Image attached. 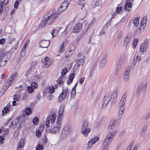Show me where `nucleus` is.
Segmentation results:
<instances>
[{
    "instance_id": "nucleus-34",
    "label": "nucleus",
    "mask_w": 150,
    "mask_h": 150,
    "mask_svg": "<svg viewBox=\"0 0 150 150\" xmlns=\"http://www.w3.org/2000/svg\"><path fill=\"white\" fill-rule=\"evenodd\" d=\"M120 108V110L119 111L118 114L119 115H121L122 116V115L125 109V107H119Z\"/></svg>"
},
{
    "instance_id": "nucleus-28",
    "label": "nucleus",
    "mask_w": 150,
    "mask_h": 150,
    "mask_svg": "<svg viewBox=\"0 0 150 150\" xmlns=\"http://www.w3.org/2000/svg\"><path fill=\"white\" fill-rule=\"evenodd\" d=\"M74 73H72L70 75L69 80H68L67 81V83L68 85H70L72 82V81L74 77Z\"/></svg>"
},
{
    "instance_id": "nucleus-16",
    "label": "nucleus",
    "mask_w": 150,
    "mask_h": 150,
    "mask_svg": "<svg viewBox=\"0 0 150 150\" xmlns=\"http://www.w3.org/2000/svg\"><path fill=\"white\" fill-rule=\"evenodd\" d=\"M127 96L124 94L122 96L120 102L119 103V107H125L124 106L126 101Z\"/></svg>"
},
{
    "instance_id": "nucleus-23",
    "label": "nucleus",
    "mask_w": 150,
    "mask_h": 150,
    "mask_svg": "<svg viewBox=\"0 0 150 150\" xmlns=\"http://www.w3.org/2000/svg\"><path fill=\"white\" fill-rule=\"evenodd\" d=\"M147 18L146 17H144L141 19L140 24L141 26L143 27V28H145L146 25V23L147 21Z\"/></svg>"
},
{
    "instance_id": "nucleus-48",
    "label": "nucleus",
    "mask_w": 150,
    "mask_h": 150,
    "mask_svg": "<svg viewBox=\"0 0 150 150\" xmlns=\"http://www.w3.org/2000/svg\"><path fill=\"white\" fill-rule=\"evenodd\" d=\"M30 86L33 88L34 89H35L38 87V85L36 83L33 82L31 83Z\"/></svg>"
},
{
    "instance_id": "nucleus-14",
    "label": "nucleus",
    "mask_w": 150,
    "mask_h": 150,
    "mask_svg": "<svg viewBox=\"0 0 150 150\" xmlns=\"http://www.w3.org/2000/svg\"><path fill=\"white\" fill-rule=\"evenodd\" d=\"M50 42L49 40H43L40 42V45L41 47L46 48L49 46Z\"/></svg>"
},
{
    "instance_id": "nucleus-20",
    "label": "nucleus",
    "mask_w": 150,
    "mask_h": 150,
    "mask_svg": "<svg viewBox=\"0 0 150 150\" xmlns=\"http://www.w3.org/2000/svg\"><path fill=\"white\" fill-rule=\"evenodd\" d=\"M117 93L116 92H114L111 96H110V101L112 103H115L117 99Z\"/></svg>"
},
{
    "instance_id": "nucleus-61",
    "label": "nucleus",
    "mask_w": 150,
    "mask_h": 150,
    "mask_svg": "<svg viewBox=\"0 0 150 150\" xmlns=\"http://www.w3.org/2000/svg\"><path fill=\"white\" fill-rule=\"evenodd\" d=\"M31 70L30 69H28L26 72L25 74V76L26 77L30 75V74Z\"/></svg>"
},
{
    "instance_id": "nucleus-15",
    "label": "nucleus",
    "mask_w": 150,
    "mask_h": 150,
    "mask_svg": "<svg viewBox=\"0 0 150 150\" xmlns=\"http://www.w3.org/2000/svg\"><path fill=\"white\" fill-rule=\"evenodd\" d=\"M9 0H0V14L3 9V6H6L8 3Z\"/></svg>"
},
{
    "instance_id": "nucleus-27",
    "label": "nucleus",
    "mask_w": 150,
    "mask_h": 150,
    "mask_svg": "<svg viewBox=\"0 0 150 150\" xmlns=\"http://www.w3.org/2000/svg\"><path fill=\"white\" fill-rule=\"evenodd\" d=\"M7 53L5 51L4 49L0 50V57L3 58L6 56Z\"/></svg>"
},
{
    "instance_id": "nucleus-46",
    "label": "nucleus",
    "mask_w": 150,
    "mask_h": 150,
    "mask_svg": "<svg viewBox=\"0 0 150 150\" xmlns=\"http://www.w3.org/2000/svg\"><path fill=\"white\" fill-rule=\"evenodd\" d=\"M20 0H16L14 4V7L15 8H17L18 7V5Z\"/></svg>"
},
{
    "instance_id": "nucleus-57",
    "label": "nucleus",
    "mask_w": 150,
    "mask_h": 150,
    "mask_svg": "<svg viewBox=\"0 0 150 150\" xmlns=\"http://www.w3.org/2000/svg\"><path fill=\"white\" fill-rule=\"evenodd\" d=\"M120 4L118 5V7H117L116 11L118 13H120L122 10V8L120 7Z\"/></svg>"
},
{
    "instance_id": "nucleus-55",
    "label": "nucleus",
    "mask_w": 150,
    "mask_h": 150,
    "mask_svg": "<svg viewBox=\"0 0 150 150\" xmlns=\"http://www.w3.org/2000/svg\"><path fill=\"white\" fill-rule=\"evenodd\" d=\"M150 118V112L146 114L145 116V119L147 120Z\"/></svg>"
},
{
    "instance_id": "nucleus-53",
    "label": "nucleus",
    "mask_w": 150,
    "mask_h": 150,
    "mask_svg": "<svg viewBox=\"0 0 150 150\" xmlns=\"http://www.w3.org/2000/svg\"><path fill=\"white\" fill-rule=\"evenodd\" d=\"M137 58L135 57V56L134 57V58L132 60V63L134 65H135L137 63Z\"/></svg>"
},
{
    "instance_id": "nucleus-52",
    "label": "nucleus",
    "mask_w": 150,
    "mask_h": 150,
    "mask_svg": "<svg viewBox=\"0 0 150 150\" xmlns=\"http://www.w3.org/2000/svg\"><path fill=\"white\" fill-rule=\"evenodd\" d=\"M57 31L56 30H54L51 32V34L53 37L55 36L57 33Z\"/></svg>"
},
{
    "instance_id": "nucleus-9",
    "label": "nucleus",
    "mask_w": 150,
    "mask_h": 150,
    "mask_svg": "<svg viewBox=\"0 0 150 150\" xmlns=\"http://www.w3.org/2000/svg\"><path fill=\"white\" fill-rule=\"evenodd\" d=\"M68 88H63L62 92L58 98V101L59 102H61L66 97L68 94Z\"/></svg>"
},
{
    "instance_id": "nucleus-11",
    "label": "nucleus",
    "mask_w": 150,
    "mask_h": 150,
    "mask_svg": "<svg viewBox=\"0 0 150 150\" xmlns=\"http://www.w3.org/2000/svg\"><path fill=\"white\" fill-rule=\"evenodd\" d=\"M149 40L146 39L145 40L144 42L141 45L140 49L141 52L145 51L148 46L149 45Z\"/></svg>"
},
{
    "instance_id": "nucleus-42",
    "label": "nucleus",
    "mask_w": 150,
    "mask_h": 150,
    "mask_svg": "<svg viewBox=\"0 0 150 150\" xmlns=\"http://www.w3.org/2000/svg\"><path fill=\"white\" fill-rule=\"evenodd\" d=\"M25 120H23L21 122L19 123L18 128H19L20 129L21 128L22 126L25 125Z\"/></svg>"
},
{
    "instance_id": "nucleus-8",
    "label": "nucleus",
    "mask_w": 150,
    "mask_h": 150,
    "mask_svg": "<svg viewBox=\"0 0 150 150\" xmlns=\"http://www.w3.org/2000/svg\"><path fill=\"white\" fill-rule=\"evenodd\" d=\"M70 1V0H65L61 5L60 7L58 9V11L61 12L65 11L67 9Z\"/></svg>"
},
{
    "instance_id": "nucleus-58",
    "label": "nucleus",
    "mask_w": 150,
    "mask_h": 150,
    "mask_svg": "<svg viewBox=\"0 0 150 150\" xmlns=\"http://www.w3.org/2000/svg\"><path fill=\"white\" fill-rule=\"evenodd\" d=\"M109 23H107L104 26L103 30H105L107 29V28L109 27Z\"/></svg>"
},
{
    "instance_id": "nucleus-25",
    "label": "nucleus",
    "mask_w": 150,
    "mask_h": 150,
    "mask_svg": "<svg viewBox=\"0 0 150 150\" xmlns=\"http://www.w3.org/2000/svg\"><path fill=\"white\" fill-rule=\"evenodd\" d=\"M127 3L125 5V9L127 11H129L132 8V4L130 1H126Z\"/></svg>"
},
{
    "instance_id": "nucleus-50",
    "label": "nucleus",
    "mask_w": 150,
    "mask_h": 150,
    "mask_svg": "<svg viewBox=\"0 0 150 150\" xmlns=\"http://www.w3.org/2000/svg\"><path fill=\"white\" fill-rule=\"evenodd\" d=\"M63 77H60L59 79L57 80V82L59 85H61L62 83H63V81L62 80Z\"/></svg>"
},
{
    "instance_id": "nucleus-40",
    "label": "nucleus",
    "mask_w": 150,
    "mask_h": 150,
    "mask_svg": "<svg viewBox=\"0 0 150 150\" xmlns=\"http://www.w3.org/2000/svg\"><path fill=\"white\" fill-rule=\"evenodd\" d=\"M34 89L33 88L30 86H29L28 87V91L29 93H32L33 92Z\"/></svg>"
},
{
    "instance_id": "nucleus-33",
    "label": "nucleus",
    "mask_w": 150,
    "mask_h": 150,
    "mask_svg": "<svg viewBox=\"0 0 150 150\" xmlns=\"http://www.w3.org/2000/svg\"><path fill=\"white\" fill-rule=\"evenodd\" d=\"M64 42H63L62 43L61 45L60 48H59V50L58 51V52L59 53H62V52H64Z\"/></svg>"
},
{
    "instance_id": "nucleus-47",
    "label": "nucleus",
    "mask_w": 150,
    "mask_h": 150,
    "mask_svg": "<svg viewBox=\"0 0 150 150\" xmlns=\"http://www.w3.org/2000/svg\"><path fill=\"white\" fill-rule=\"evenodd\" d=\"M76 89L72 88V91L71 92V96L74 98L75 95Z\"/></svg>"
},
{
    "instance_id": "nucleus-13",
    "label": "nucleus",
    "mask_w": 150,
    "mask_h": 150,
    "mask_svg": "<svg viewBox=\"0 0 150 150\" xmlns=\"http://www.w3.org/2000/svg\"><path fill=\"white\" fill-rule=\"evenodd\" d=\"M147 83L144 81L142 82L139 85L137 90L141 91H145L147 88Z\"/></svg>"
},
{
    "instance_id": "nucleus-37",
    "label": "nucleus",
    "mask_w": 150,
    "mask_h": 150,
    "mask_svg": "<svg viewBox=\"0 0 150 150\" xmlns=\"http://www.w3.org/2000/svg\"><path fill=\"white\" fill-rule=\"evenodd\" d=\"M47 24L46 23L45 21H43V19H42V21H41V23L39 25V28H44L45 25Z\"/></svg>"
},
{
    "instance_id": "nucleus-35",
    "label": "nucleus",
    "mask_w": 150,
    "mask_h": 150,
    "mask_svg": "<svg viewBox=\"0 0 150 150\" xmlns=\"http://www.w3.org/2000/svg\"><path fill=\"white\" fill-rule=\"evenodd\" d=\"M147 129V127L146 126H144L142 128L141 131V134L142 135H144L146 133V131Z\"/></svg>"
},
{
    "instance_id": "nucleus-5",
    "label": "nucleus",
    "mask_w": 150,
    "mask_h": 150,
    "mask_svg": "<svg viewBox=\"0 0 150 150\" xmlns=\"http://www.w3.org/2000/svg\"><path fill=\"white\" fill-rule=\"evenodd\" d=\"M59 120H57V122L54 126L52 130H50V133H58L59 132L62 123L61 120H60L59 118Z\"/></svg>"
},
{
    "instance_id": "nucleus-3",
    "label": "nucleus",
    "mask_w": 150,
    "mask_h": 150,
    "mask_svg": "<svg viewBox=\"0 0 150 150\" xmlns=\"http://www.w3.org/2000/svg\"><path fill=\"white\" fill-rule=\"evenodd\" d=\"M88 122L87 120L83 121V125L81 129L82 134L86 137L90 132L91 129L88 127Z\"/></svg>"
},
{
    "instance_id": "nucleus-54",
    "label": "nucleus",
    "mask_w": 150,
    "mask_h": 150,
    "mask_svg": "<svg viewBox=\"0 0 150 150\" xmlns=\"http://www.w3.org/2000/svg\"><path fill=\"white\" fill-rule=\"evenodd\" d=\"M101 2L100 0H98L96 2L95 5L96 6H99L101 5Z\"/></svg>"
},
{
    "instance_id": "nucleus-39",
    "label": "nucleus",
    "mask_w": 150,
    "mask_h": 150,
    "mask_svg": "<svg viewBox=\"0 0 150 150\" xmlns=\"http://www.w3.org/2000/svg\"><path fill=\"white\" fill-rule=\"evenodd\" d=\"M33 122L35 125H37L39 122V119L38 117H35L33 120Z\"/></svg>"
},
{
    "instance_id": "nucleus-17",
    "label": "nucleus",
    "mask_w": 150,
    "mask_h": 150,
    "mask_svg": "<svg viewBox=\"0 0 150 150\" xmlns=\"http://www.w3.org/2000/svg\"><path fill=\"white\" fill-rule=\"evenodd\" d=\"M111 142L104 140L103 142V146L102 150H108L109 145Z\"/></svg>"
},
{
    "instance_id": "nucleus-18",
    "label": "nucleus",
    "mask_w": 150,
    "mask_h": 150,
    "mask_svg": "<svg viewBox=\"0 0 150 150\" xmlns=\"http://www.w3.org/2000/svg\"><path fill=\"white\" fill-rule=\"evenodd\" d=\"M82 27V25L80 23L76 24L75 26L74 27L73 29V31L74 33H78L80 32Z\"/></svg>"
},
{
    "instance_id": "nucleus-49",
    "label": "nucleus",
    "mask_w": 150,
    "mask_h": 150,
    "mask_svg": "<svg viewBox=\"0 0 150 150\" xmlns=\"http://www.w3.org/2000/svg\"><path fill=\"white\" fill-rule=\"evenodd\" d=\"M43 146L41 145H38L36 147V150H42L43 149Z\"/></svg>"
},
{
    "instance_id": "nucleus-6",
    "label": "nucleus",
    "mask_w": 150,
    "mask_h": 150,
    "mask_svg": "<svg viewBox=\"0 0 150 150\" xmlns=\"http://www.w3.org/2000/svg\"><path fill=\"white\" fill-rule=\"evenodd\" d=\"M110 95L107 94L106 95L103 100L101 108L103 109H105L107 107L108 102L110 101Z\"/></svg>"
},
{
    "instance_id": "nucleus-63",
    "label": "nucleus",
    "mask_w": 150,
    "mask_h": 150,
    "mask_svg": "<svg viewBox=\"0 0 150 150\" xmlns=\"http://www.w3.org/2000/svg\"><path fill=\"white\" fill-rule=\"evenodd\" d=\"M36 136L38 137H40L41 135V133L39 130H37L36 132Z\"/></svg>"
},
{
    "instance_id": "nucleus-41",
    "label": "nucleus",
    "mask_w": 150,
    "mask_h": 150,
    "mask_svg": "<svg viewBox=\"0 0 150 150\" xmlns=\"http://www.w3.org/2000/svg\"><path fill=\"white\" fill-rule=\"evenodd\" d=\"M85 0H79L78 4L80 5H82V7H81V9H82V8L84 7V3Z\"/></svg>"
},
{
    "instance_id": "nucleus-10",
    "label": "nucleus",
    "mask_w": 150,
    "mask_h": 150,
    "mask_svg": "<svg viewBox=\"0 0 150 150\" xmlns=\"http://www.w3.org/2000/svg\"><path fill=\"white\" fill-rule=\"evenodd\" d=\"M132 37V34L131 33H128L126 36L124 42H123V45L125 47H126L129 43L130 40Z\"/></svg>"
},
{
    "instance_id": "nucleus-45",
    "label": "nucleus",
    "mask_w": 150,
    "mask_h": 150,
    "mask_svg": "<svg viewBox=\"0 0 150 150\" xmlns=\"http://www.w3.org/2000/svg\"><path fill=\"white\" fill-rule=\"evenodd\" d=\"M20 96L19 95H14L13 99L16 101H18L20 98Z\"/></svg>"
},
{
    "instance_id": "nucleus-22",
    "label": "nucleus",
    "mask_w": 150,
    "mask_h": 150,
    "mask_svg": "<svg viewBox=\"0 0 150 150\" xmlns=\"http://www.w3.org/2000/svg\"><path fill=\"white\" fill-rule=\"evenodd\" d=\"M56 117V115L55 113H54L52 115L49 116L47 117V119L50 120L51 123L52 124L55 122Z\"/></svg>"
},
{
    "instance_id": "nucleus-64",
    "label": "nucleus",
    "mask_w": 150,
    "mask_h": 150,
    "mask_svg": "<svg viewBox=\"0 0 150 150\" xmlns=\"http://www.w3.org/2000/svg\"><path fill=\"white\" fill-rule=\"evenodd\" d=\"M122 33L120 32L118 34L117 38L118 39H120L122 37Z\"/></svg>"
},
{
    "instance_id": "nucleus-60",
    "label": "nucleus",
    "mask_w": 150,
    "mask_h": 150,
    "mask_svg": "<svg viewBox=\"0 0 150 150\" xmlns=\"http://www.w3.org/2000/svg\"><path fill=\"white\" fill-rule=\"evenodd\" d=\"M64 130L67 131V132H69L70 130V127L68 125L65 126L64 127Z\"/></svg>"
},
{
    "instance_id": "nucleus-43",
    "label": "nucleus",
    "mask_w": 150,
    "mask_h": 150,
    "mask_svg": "<svg viewBox=\"0 0 150 150\" xmlns=\"http://www.w3.org/2000/svg\"><path fill=\"white\" fill-rule=\"evenodd\" d=\"M99 138L98 137H96L91 139L90 140L92 141V142L93 144L95 143H96L98 140Z\"/></svg>"
},
{
    "instance_id": "nucleus-62",
    "label": "nucleus",
    "mask_w": 150,
    "mask_h": 150,
    "mask_svg": "<svg viewBox=\"0 0 150 150\" xmlns=\"http://www.w3.org/2000/svg\"><path fill=\"white\" fill-rule=\"evenodd\" d=\"M46 126L47 127H48L49 126V125L50 124V120L49 119L47 120L46 122Z\"/></svg>"
},
{
    "instance_id": "nucleus-19",
    "label": "nucleus",
    "mask_w": 150,
    "mask_h": 150,
    "mask_svg": "<svg viewBox=\"0 0 150 150\" xmlns=\"http://www.w3.org/2000/svg\"><path fill=\"white\" fill-rule=\"evenodd\" d=\"M25 145L24 140L23 139H20L19 144L17 148V150H22L23 149V147Z\"/></svg>"
},
{
    "instance_id": "nucleus-32",
    "label": "nucleus",
    "mask_w": 150,
    "mask_h": 150,
    "mask_svg": "<svg viewBox=\"0 0 150 150\" xmlns=\"http://www.w3.org/2000/svg\"><path fill=\"white\" fill-rule=\"evenodd\" d=\"M139 19L138 18L135 17L133 20V23L135 26H137L139 24Z\"/></svg>"
},
{
    "instance_id": "nucleus-31",
    "label": "nucleus",
    "mask_w": 150,
    "mask_h": 150,
    "mask_svg": "<svg viewBox=\"0 0 150 150\" xmlns=\"http://www.w3.org/2000/svg\"><path fill=\"white\" fill-rule=\"evenodd\" d=\"M93 144L92 142V141L90 140L88 142L87 145H86V150L89 149L91 148L93 146Z\"/></svg>"
},
{
    "instance_id": "nucleus-12",
    "label": "nucleus",
    "mask_w": 150,
    "mask_h": 150,
    "mask_svg": "<svg viewBox=\"0 0 150 150\" xmlns=\"http://www.w3.org/2000/svg\"><path fill=\"white\" fill-rule=\"evenodd\" d=\"M53 62L52 59H49L48 57H46L43 61V63L45 66V67L47 68L52 64Z\"/></svg>"
},
{
    "instance_id": "nucleus-1",
    "label": "nucleus",
    "mask_w": 150,
    "mask_h": 150,
    "mask_svg": "<svg viewBox=\"0 0 150 150\" xmlns=\"http://www.w3.org/2000/svg\"><path fill=\"white\" fill-rule=\"evenodd\" d=\"M116 125L115 120V119H112L110 122L108 128V130L110 132L107 135L105 140L111 142L112 141L117 132Z\"/></svg>"
},
{
    "instance_id": "nucleus-56",
    "label": "nucleus",
    "mask_w": 150,
    "mask_h": 150,
    "mask_svg": "<svg viewBox=\"0 0 150 150\" xmlns=\"http://www.w3.org/2000/svg\"><path fill=\"white\" fill-rule=\"evenodd\" d=\"M5 40L6 39L4 38L1 39L0 40V44L1 45L4 44L5 42Z\"/></svg>"
},
{
    "instance_id": "nucleus-30",
    "label": "nucleus",
    "mask_w": 150,
    "mask_h": 150,
    "mask_svg": "<svg viewBox=\"0 0 150 150\" xmlns=\"http://www.w3.org/2000/svg\"><path fill=\"white\" fill-rule=\"evenodd\" d=\"M139 40V38H134V41L132 43V45L133 46L134 49H135L136 48L138 42Z\"/></svg>"
},
{
    "instance_id": "nucleus-51",
    "label": "nucleus",
    "mask_w": 150,
    "mask_h": 150,
    "mask_svg": "<svg viewBox=\"0 0 150 150\" xmlns=\"http://www.w3.org/2000/svg\"><path fill=\"white\" fill-rule=\"evenodd\" d=\"M67 71L66 68H65L64 69H62L61 71V74L62 76H64L66 74Z\"/></svg>"
},
{
    "instance_id": "nucleus-26",
    "label": "nucleus",
    "mask_w": 150,
    "mask_h": 150,
    "mask_svg": "<svg viewBox=\"0 0 150 150\" xmlns=\"http://www.w3.org/2000/svg\"><path fill=\"white\" fill-rule=\"evenodd\" d=\"M124 59H120L119 61V63L118 64L116 67V69L120 70L122 64L124 62Z\"/></svg>"
},
{
    "instance_id": "nucleus-21",
    "label": "nucleus",
    "mask_w": 150,
    "mask_h": 150,
    "mask_svg": "<svg viewBox=\"0 0 150 150\" xmlns=\"http://www.w3.org/2000/svg\"><path fill=\"white\" fill-rule=\"evenodd\" d=\"M83 55L82 57H80L79 59L76 60V65L78 66H79L80 65H83L84 62V60L82 58L83 57Z\"/></svg>"
},
{
    "instance_id": "nucleus-29",
    "label": "nucleus",
    "mask_w": 150,
    "mask_h": 150,
    "mask_svg": "<svg viewBox=\"0 0 150 150\" xmlns=\"http://www.w3.org/2000/svg\"><path fill=\"white\" fill-rule=\"evenodd\" d=\"M70 50L69 52L71 54H73L74 52L76 49V47L73 45L71 44L69 46Z\"/></svg>"
},
{
    "instance_id": "nucleus-36",
    "label": "nucleus",
    "mask_w": 150,
    "mask_h": 150,
    "mask_svg": "<svg viewBox=\"0 0 150 150\" xmlns=\"http://www.w3.org/2000/svg\"><path fill=\"white\" fill-rule=\"evenodd\" d=\"M8 108V107H6L4 108L3 110L2 111V115L3 116H4V115L5 114H6V113H7L9 112Z\"/></svg>"
},
{
    "instance_id": "nucleus-44",
    "label": "nucleus",
    "mask_w": 150,
    "mask_h": 150,
    "mask_svg": "<svg viewBox=\"0 0 150 150\" xmlns=\"http://www.w3.org/2000/svg\"><path fill=\"white\" fill-rule=\"evenodd\" d=\"M49 90L50 93H52L55 91V89L53 86H51L49 88Z\"/></svg>"
},
{
    "instance_id": "nucleus-2",
    "label": "nucleus",
    "mask_w": 150,
    "mask_h": 150,
    "mask_svg": "<svg viewBox=\"0 0 150 150\" xmlns=\"http://www.w3.org/2000/svg\"><path fill=\"white\" fill-rule=\"evenodd\" d=\"M55 12L54 10H50L44 15L42 19L47 25L52 24L54 20L57 17L59 13Z\"/></svg>"
},
{
    "instance_id": "nucleus-4",
    "label": "nucleus",
    "mask_w": 150,
    "mask_h": 150,
    "mask_svg": "<svg viewBox=\"0 0 150 150\" xmlns=\"http://www.w3.org/2000/svg\"><path fill=\"white\" fill-rule=\"evenodd\" d=\"M18 76V73L17 72H15L8 78L6 81L7 84H5L3 87V89L4 91L7 90L10 85L12 80L15 78H16Z\"/></svg>"
},
{
    "instance_id": "nucleus-7",
    "label": "nucleus",
    "mask_w": 150,
    "mask_h": 150,
    "mask_svg": "<svg viewBox=\"0 0 150 150\" xmlns=\"http://www.w3.org/2000/svg\"><path fill=\"white\" fill-rule=\"evenodd\" d=\"M131 69V67L130 66H128L125 69L123 75V80L125 82L127 81L129 79L130 72Z\"/></svg>"
},
{
    "instance_id": "nucleus-38",
    "label": "nucleus",
    "mask_w": 150,
    "mask_h": 150,
    "mask_svg": "<svg viewBox=\"0 0 150 150\" xmlns=\"http://www.w3.org/2000/svg\"><path fill=\"white\" fill-rule=\"evenodd\" d=\"M26 114L28 115L32 113V110L29 107H28L26 108L25 111Z\"/></svg>"
},
{
    "instance_id": "nucleus-59",
    "label": "nucleus",
    "mask_w": 150,
    "mask_h": 150,
    "mask_svg": "<svg viewBox=\"0 0 150 150\" xmlns=\"http://www.w3.org/2000/svg\"><path fill=\"white\" fill-rule=\"evenodd\" d=\"M133 143L130 144L127 147L126 150H131L132 147L133 146Z\"/></svg>"
},
{
    "instance_id": "nucleus-24",
    "label": "nucleus",
    "mask_w": 150,
    "mask_h": 150,
    "mask_svg": "<svg viewBox=\"0 0 150 150\" xmlns=\"http://www.w3.org/2000/svg\"><path fill=\"white\" fill-rule=\"evenodd\" d=\"M64 111V108L63 107H61L60 108L59 112V115L58 117L57 118V120H59V118L60 120H61V118L63 116V112Z\"/></svg>"
}]
</instances>
